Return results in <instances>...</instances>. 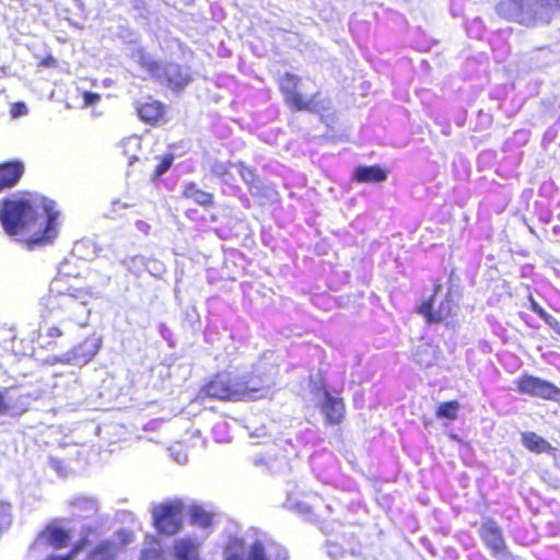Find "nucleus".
I'll list each match as a JSON object with an SVG mask.
<instances>
[{
  "label": "nucleus",
  "instance_id": "8",
  "mask_svg": "<svg viewBox=\"0 0 560 560\" xmlns=\"http://www.w3.org/2000/svg\"><path fill=\"white\" fill-rule=\"evenodd\" d=\"M478 533L485 546L490 550L493 557L503 560H514L513 555L506 546L502 528L493 518H483Z\"/></svg>",
  "mask_w": 560,
  "mask_h": 560
},
{
  "label": "nucleus",
  "instance_id": "15",
  "mask_svg": "<svg viewBox=\"0 0 560 560\" xmlns=\"http://www.w3.org/2000/svg\"><path fill=\"white\" fill-rule=\"evenodd\" d=\"M174 560H200L199 544L192 538H180L173 544Z\"/></svg>",
  "mask_w": 560,
  "mask_h": 560
},
{
  "label": "nucleus",
  "instance_id": "23",
  "mask_svg": "<svg viewBox=\"0 0 560 560\" xmlns=\"http://www.w3.org/2000/svg\"><path fill=\"white\" fill-rule=\"evenodd\" d=\"M70 536L67 530L55 527L48 533V541L55 548H63L68 545Z\"/></svg>",
  "mask_w": 560,
  "mask_h": 560
},
{
  "label": "nucleus",
  "instance_id": "1",
  "mask_svg": "<svg viewBox=\"0 0 560 560\" xmlns=\"http://www.w3.org/2000/svg\"><path fill=\"white\" fill-rule=\"evenodd\" d=\"M60 211L47 197L25 192L0 202V222L4 232L16 237L27 250L51 245L59 235Z\"/></svg>",
  "mask_w": 560,
  "mask_h": 560
},
{
  "label": "nucleus",
  "instance_id": "7",
  "mask_svg": "<svg viewBox=\"0 0 560 560\" xmlns=\"http://www.w3.org/2000/svg\"><path fill=\"white\" fill-rule=\"evenodd\" d=\"M514 384L516 392L521 395L545 400H559L560 398V388L556 384L528 373L518 376Z\"/></svg>",
  "mask_w": 560,
  "mask_h": 560
},
{
  "label": "nucleus",
  "instance_id": "20",
  "mask_svg": "<svg viewBox=\"0 0 560 560\" xmlns=\"http://www.w3.org/2000/svg\"><path fill=\"white\" fill-rule=\"evenodd\" d=\"M460 404L458 400L453 399L439 404L435 408V417L439 419L455 420L458 417Z\"/></svg>",
  "mask_w": 560,
  "mask_h": 560
},
{
  "label": "nucleus",
  "instance_id": "16",
  "mask_svg": "<svg viewBox=\"0 0 560 560\" xmlns=\"http://www.w3.org/2000/svg\"><path fill=\"white\" fill-rule=\"evenodd\" d=\"M521 441L525 448L536 454H550L555 451V447L546 439L535 432H523L521 434Z\"/></svg>",
  "mask_w": 560,
  "mask_h": 560
},
{
  "label": "nucleus",
  "instance_id": "21",
  "mask_svg": "<svg viewBox=\"0 0 560 560\" xmlns=\"http://www.w3.org/2000/svg\"><path fill=\"white\" fill-rule=\"evenodd\" d=\"M190 523L202 528L209 527L213 522V514L200 505H194L190 509Z\"/></svg>",
  "mask_w": 560,
  "mask_h": 560
},
{
  "label": "nucleus",
  "instance_id": "30",
  "mask_svg": "<svg viewBox=\"0 0 560 560\" xmlns=\"http://www.w3.org/2000/svg\"><path fill=\"white\" fill-rule=\"evenodd\" d=\"M82 100H83V106L89 107V106H92V105H95L96 103H98L101 100V95L95 92L83 91Z\"/></svg>",
  "mask_w": 560,
  "mask_h": 560
},
{
  "label": "nucleus",
  "instance_id": "33",
  "mask_svg": "<svg viewBox=\"0 0 560 560\" xmlns=\"http://www.w3.org/2000/svg\"><path fill=\"white\" fill-rule=\"evenodd\" d=\"M541 319L549 325L559 336H560V320L557 319L555 316L546 313L545 316L541 317Z\"/></svg>",
  "mask_w": 560,
  "mask_h": 560
},
{
  "label": "nucleus",
  "instance_id": "9",
  "mask_svg": "<svg viewBox=\"0 0 560 560\" xmlns=\"http://www.w3.org/2000/svg\"><path fill=\"white\" fill-rule=\"evenodd\" d=\"M322 400L318 409L327 425H339L346 419L347 410L343 398L332 395L326 386H322Z\"/></svg>",
  "mask_w": 560,
  "mask_h": 560
},
{
  "label": "nucleus",
  "instance_id": "37",
  "mask_svg": "<svg viewBox=\"0 0 560 560\" xmlns=\"http://www.w3.org/2000/svg\"><path fill=\"white\" fill-rule=\"evenodd\" d=\"M225 560H245L244 552L242 550H231Z\"/></svg>",
  "mask_w": 560,
  "mask_h": 560
},
{
  "label": "nucleus",
  "instance_id": "34",
  "mask_svg": "<svg viewBox=\"0 0 560 560\" xmlns=\"http://www.w3.org/2000/svg\"><path fill=\"white\" fill-rule=\"evenodd\" d=\"M10 405L5 399L4 392L0 390V416L8 413Z\"/></svg>",
  "mask_w": 560,
  "mask_h": 560
},
{
  "label": "nucleus",
  "instance_id": "25",
  "mask_svg": "<svg viewBox=\"0 0 560 560\" xmlns=\"http://www.w3.org/2000/svg\"><path fill=\"white\" fill-rule=\"evenodd\" d=\"M247 560H268L264 545L260 541H255L249 546Z\"/></svg>",
  "mask_w": 560,
  "mask_h": 560
},
{
  "label": "nucleus",
  "instance_id": "38",
  "mask_svg": "<svg viewBox=\"0 0 560 560\" xmlns=\"http://www.w3.org/2000/svg\"><path fill=\"white\" fill-rule=\"evenodd\" d=\"M198 211L196 209H187L185 215L190 220L197 219Z\"/></svg>",
  "mask_w": 560,
  "mask_h": 560
},
{
  "label": "nucleus",
  "instance_id": "6",
  "mask_svg": "<svg viewBox=\"0 0 560 560\" xmlns=\"http://www.w3.org/2000/svg\"><path fill=\"white\" fill-rule=\"evenodd\" d=\"M440 290L441 284H434L433 293L424 299L416 308L417 314L421 315L427 324H442L456 313L457 305L450 294L439 303L438 307H434L435 296Z\"/></svg>",
  "mask_w": 560,
  "mask_h": 560
},
{
  "label": "nucleus",
  "instance_id": "19",
  "mask_svg": "<svg viewBox=\"0 0 560 560\" xmlns=\"http://www.w3.org/2000/svg\"><path fill=\"white\" fill-rule=\"evenodd\" d=\"M63 336V330L58 325L49 326L45 332H38V346L43 349H55L57 339Z\"/></svg>",
  "mask_w": 560,
  "mask_h": 560
},
{
  "label": "nucleus",
  "instance_id": "10",
  "mask_svg": "<svg viewBox=\"0 0 560 560\" xmlns=\"http://www.w3.org/2000/svg\"><path fill=\"white\" fill-rule=\"evenodd\" d=\"M180 198L201 207L203 210H209L215 205L214 195L202 189L200 185L194 180L183 184Z\"/></svg>",
  "mask_w": 560,
  "mask_h": 560
},
{
  "label": "nucleus",
  "instance_id": "27",
  "mask_svg": "<svg viewBox=\"0 0 560 560\" xmlns=\"http://www.w3.org/2000/svg\"><path fill=\"white\" fill-rule=\"evenodd\" d=\"M211 173L213 176L225 179L231 175V166L224 163H214L211 167Z\"/></svg>",
  "mask_w": 560,
  "mask_h": 560
},
{
  "label": "nucleus",
  "instance_id": "14",
  "mask_svg": "<svg viewBox=\"0 0 560 560\" xmlns=\"http://www.w3.org/2000/svg\"><path fill=\"white\" fill-rule=\"evenodd\" d=\"M24 173L20 161H8L0 164V191L18 184Z\"/></svg>",
  "mask_w": 560,
  "mask_h": 560
},
{
  "label": "nucleus",
  "instance_id": "3",
  "mask_svg": "<svg viewBox=\"0 0 560 560\" xmlns=\"http://www.w3.org/2000/svg\"><path fill=\"white\" fill-rule=\"evenodd\" d=\"M136 59L140 68L154 81L174 93H180L192 82V71L188 65L163 62L155 59L144 48L137 49Z\"/></svg>",
  "mask_w": 560,
  "mask_h": 560
},
{
  "label": "nucleus",
  "instance_id": "22",
  "mask_svg": "<svg viewBox=\"0 0 560 560\" xmlns=\"http://www.w3.org/2000/svg\"><path fill=\"white\" fill-rule=\"evenodd\" d=\"M236 166L241 178L247 185L249 190L255 188L260 183L255 168L245 165L243 162H238Z\"/></svg>",
  "mask_w": 560,
  "mask_h": 560
},
{
  "label": "nucleus",
  "instance_id": "32",
  "mask_svg": "<svg viewBox=\"0 0 560 560\" xmlns=\"http://www.w3.org/2000/svg\"><path fill=\"white\" fill-rule=\"evenodd\" d=\"M537 3L546 11H560V0H537Z\"/></svg>",
  "mask_w": 560,
  "mask_h": 560
},
{
  "label": "nucleus",
  "instance_id": "40",
  "mask_svg": "<svg viewBox=\"0 0 560 560\" xmlns=\"http://www.w3.org/2000/svg\"><path fill=\"white\" fill-rule=\"evenodd\" d=\"M45 560H67V558L65 556H50Z\"/></svg>",
  "mask_w": 560,
  "mask_h": 560
},
{
  "label": "nucleus",
  "instance_id": "36",
  "mask_svg": "<svg viewBox=\"0 0 560 560\" xmlns=\"http://www.w3.org/2000/svg\"><path fill=\"white\" fill-rule=\"evenodd\" d=\"M26 112L25 105L23 103H14L11 109V114L13 117L18 115H22Z\"/></svg>",
  "mask_w": 560,
  "mask_h": 560
},
{
  "label": "nucleus",
  "instance_id": "28",
  "mask_svg": "<svg viewBox=\"0 0 560 560\" xmlns=\"http://www.w3.org/2000/svg\"><path fill=\"white\" fill-rule=\"evenodd\" d=\"M91 346V350L89 351V353H83L82 355L84 357V360L85 361H89L98 350V347L100 345L96 342V340L94 338H86L85 340H83L79 346H78V350H80L82 347L89 345Z\"/></svg>",
  "mask_w": 560,
  "mask_h": 560
},
{
  "label": "nucleus",
  "instance_id": "35",
  "mask_svg": "<svg viewBox=\"0 0 560 560\" xmlns=\"http://www.w3.org/2000/svg\"><path fill=\"white\" fill-rule=\"evenodd\" d=\"M530 308L535 312L540 318L545 316L547 313L533 298H530Z\"/></svg>",
  "mask_w": 560,
  "mask_h": 560
},
{
  "label": "nucleus",
  "instance_id": "29",
  "mask_svg": "<svg viewBox=\"0 0 560 560\" xmlns=\"http://www.w3.org/2000/svg\"><path fill=\"white\" fill-rule=\"evenodd\" d=\"M88 545V538H82L79 541H77L73 547L65 555L67 560H73L77 555L85 548Z\"/></svg>",
  "mask_w": 560,
  "mask_h": 560
},
{
  "label": "nucleus",
  "instance_id": "4",
  "mask_svg": "<svg viewBox=\"0 0 560 560\" xmlns=\"http://www.w3.org/2000/svg\"><path fill=\"white\" fill-rule=\"evenodd\" d=\"M302 78L284 72L277 79L278 89L288 108L294 112L318 114L328 109V101L322 97L319 91L306 97L300 90Z\"/></svg>",
  "mask_w": 560,
  "mask_h": 560
},
{
  "label": "nucleus",
  "instance_id": "11",
  "mask_svg": "<svg viewBox=\"0 0 560 560\" xmlns=\"http://www.w3.org/2000/svg\"><path fill=\"white\" fill-rule=\"evenodd\" d=\"M139 118L148 125L158 126L166 121L165 105L158 100H148L137 106Z\"/></svg>",
  "mask_w": 560,
  "mask_h": 560
},
{
  "label": "nucleus",
  "instance_id": "12",
  "mask_svg": "<svg viewBox=\"0 0 560 560\" xmlns=\"http://www.w3.org/2000/svg\"><path fill=\"white\" fill-rule=\"evenodd\" d=\"M92 298L90 288H68L65 292H60L58 306L63 308H75L77 306H85Z\"/></svg>",
  "mask_w": 560,
  "mask_h": 560
},
{
  "label": "nucleus",
  "instance_id": "41",
  "mask_svg": "<svg viewBox=\"0 0 560 560\" xmlns=\"http://www.w3.org/2000/svg\"><path fill=\"white\" fill-rule=\"evenodd\" d=\"M88 503H90L93 508H95L96 503L93 500H86Z\"/></svg>",
  "mask_w": 560,
  "mask_h": 560
},
{
  "label": "nucleus",
  "instance_id": "24",
  "mask_svg": "<svg viewBox=\"0 0 560 560\" xmlns=\"http://www.w3.org/2000/svg\"><path fill=\"white\" fill-rule=\"evenodd\" d=\"M174 154L167 153L160 158V162L152 173V179H159L173 164Z\"/></svg>",
  "mask_w": 560,
  "mask_h": 560
},
{
  "label": "nucleus",
  "instance_id": "18",
  "mask_svg": "<svg viewBox=\"0 0 560 560\" xmlns=\"http://www.w3.org/2000/svg\"><path fill=\"white\" fill-rule=\"evenodd\" d=\"M525 0H501L497 4V13L508 21H518L523 15Z\"/></svg>",
  "mask_w": 560,
  "mask_h": 560
},
{
  "label": "nucleus",
  "instance_id": "5",
  "mask_svg": "<svg viewBox=\"0 0 560 560\" xmlns=\"http://www.w3.org/2000/svg\"><path fill=\"white\" fill-rule=\"evenodd\" d=\"M184 503L182 500H166L153 506L152 524L158 533L173 536L183 527Z\"/></svg>",
  "mask_w": 560,
  "mask_h": 560
},
{
  "label": "nucleus",
  "instance_id": "26",
  "mask_svg": "<svg viewBox=\"0 0 560 560\" xmlns=\"http://www.w3.org/2000/svg\"><path fill=\"white\" fill-rule=\"evenodd\" d=\"M140 560H166L160 547H147L141 551Z\"/></svg>",
  "mask_w": 560,
  "mask_h": 560
},
{
  "label": "nucleus",
  "instance_id": "2",
  "mask_svg": "<svg viewBox=\"0 0 560 560\" xmlns=\"http://www.w3.org/2000/svg\"><path fill=\"white\" fill-rule=\"evenodd\" d=\"M269 392L268 375L254 368L243 374L228 370L219 371L200 387L199 395L202 398L222 401H255L266 398Z\"/></svg>",
  "mask_w": 560,
  "mask_h": 560
},
{
  "label": "nucleus",
  "instance_id": "17",
  "mask_svg": "<svg viewBox=\"0 0 560 560\" xmlns=\"http://www.w3.org/2000/svg\"><path fill=\"white\" fill-rule=\"evenodd\" d=\"M118 546L115 541L106 539L97 542L89 552L85 560H116Z\"/></svg>",
  "mask_w": 560,
  "mask_h": 560
},
{
  "label": "nucleus",
  "instance_id": "39",
  "mask_svg": "<svg viewBox=\"0 0 560 560\" xmlns=\"http://www.w3.org/2000/svg\"><path fill=\"white\" fill-rule=\"evenodd\" d=\"M66 277V273H62L61 271L58 272L57 277L55 278V283L63 282V278Z\"/></svg>",
  "mask_w": 560,
  "mask_h": 560
},
{
  "label": "nucleus",
  "instance_id": "13",
  "mask_svg": "<svg viewBox=\"0 0 560 560\" xmlns=\"http://www.w3.org/2000/svg\"><path fill=\"white\" fill-rule=\"evenodd\" d=\"M388 172L378 164L360 165L353 174L352 180L360 184L383 183L387 179Z\"/></svg>",
  "mask_w": 560,
  "mask_h": 560
},
{
  "label": "nucleus",
  "instance_id": "31",
  "mask_svg": "<svg viewBox=\"0 0 560 560\" xmlns=\"http://www.w3.org/2000/svg\"><path fill=\"white\" fill-rule=\"evenodd\" d=\"M57 66H58V60L54 56H51V55L44 56L37 62V68L38 69H54Z\"/></svg>",
  "mask_w": 560,
  "mask_h": 560
}]
</instances>
